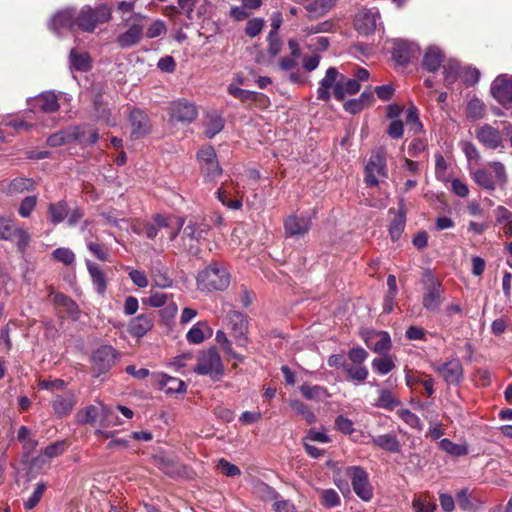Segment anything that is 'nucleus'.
I'll return each mask as SVG.
<instances>
[{"mask_svg": "<svg viewBox=\"0 0 512 512\" xmlns=\"http://www.w3.org/2000/svg\"><path fill=\"white\" fill-rule=\"evenodd\" d=\"M344 371L347 374V379L355 383L364 382L369 374L366 366L348 362Z\"/></svg>", "mask_w": 512, "mask_h": 512, "instance_id": "nucleus-37", "label": "nucleus"}, {"mask_svg": "<svg viewBox=\"0 0 512 512\" xmlns=\"http://www.w3.org/2000/svg\"><path fill=\"white\" fill-rule=\"evenodd\" d=\"M46 490V484L40 482L36 485L31 496L24 502V507L27 510H31L38 505L44 492Z\"/></svg>", "mask_w": 512, "mask_h": 512, "instance_id": "nucleus-54", "label": "nucleus"}, {"mask_svg": "<svg viewBox=\"0 0 512 512\" xmlns=\"http://www.w3.org/2000/svg\"><path fill=\"white\" fill-rule=\"evenodd\" d=\"M112 19V8L108 4H99L96 7L83 6L77 11L76 27L86 33H92L102 24Z\"/></svg>", "mask_w": 512, "mask_h": 512, "instance_id": "nucleus-2", "label": "nucleus"}, {"mask_svg": "<svg viewBox=\"0 0 512 512\" xmlns=\"http://www.w3.org/2000/svg\"><path fill=\"white\" fill-rule=\"evenodd\" d=\"M17 439L22 443L23 449L30 453L32 452L38 445V441L31 436V431L26 426H21L17 433Z\"/></svg>", "mask_w": 512, "mask_h": 512, "instance_id": "nucleus-44", "label": "nucleus"}, {"mask_svg": "<svg viewBox=\"0 0 512 512\" xmlns=\"http://www.w3.org/2000/svg\"><path fill=\"white\" fill-rule=\"evenodd\" d=\"M153 220V224L148 223L144 227L146 237L149 239H154L162 228H171V231L169 232V240L174 241L184 224L183 218L163 216L160 214L155 215Z\"/></svg>", "mask_w": 512, "mask_h": 512, "instance_id": "nucleus-3", "label": "nucleus"}, {"mask_svg": "<svg viewBox=\"0 0 512 512\" xmlns=\"http://www.w3.org/2000/svg\"><path fill=\"white\" fill-rule=\"evenodd\" d=\"M264 20L262 18H253L247 22L245 33L247 36L254 38L256 37L263 29Z\"/></svg>", "mask_w": 512, "mask_h": 512, "instance_id": "nucleus-64", "label": "nucleus"}, {"mask_svg": "<svg viewBox=\"0 0 512 512\" xmlns=\"http://www.w3.org/2000/svg\"><path fill=\"white\" fill-rule=\"evenodd\" d=\"M405 228V217L402 214H398L392 223L389 225V233L391 239L396 241L400 238Z\"/></svg>", "mask_w": 512, "mask_h": 512, "instance_id": "nucleus-55", "label": "nucleus"}, {"mask_svg": "<svg viewBox=\"0 0 512 512\" xmlns=\"http://www.w3.org/2000/svg\"><path fill=\"white\" fill-rule=\"evenodd\" d=\"M262 489L270 499L275 501L273 508L276 512H297L291 501L279 499V494L268 485L263 484Z\"/></svg>", "mask_w": 512, "mask_h": 512, "instance_id": "nucleus-33", "label": "nucleus"}, {"mask_svg": "<svg viewBox=\"0 0 512 512\" xmlns=\"http://www.w3.org/2000/svg\"><path fill=\"white\" fill-rule=\"evenodd\" d=\"M76 403V397L73 393L56 394L51 401V406L55 415L62 418L71 413Z\"/></svg>", "mask_w": 512, "mask_h": 512, "instance_id": "nucleus-22", "label": "nucleus"}, {"mask_svg": "<svg viewBox=\"0 0 512 512\" xmlns=\"http://www.w3.org/2000/svg\"><path fill=\"white\" fill-rule=\"evenodd\" d=\"M153 324L151 314H140L130 321L128 331L132 336L140 338L152 329Z\"/></svg>", "mask_w": 512, "mask_h": 512, "instance_id": "nucleus-25", "label": "nucleus"}, {"mask_svg": "<svg viewBox=\"0 0 512 512\" xmlns=\"http://www.w3.org/2000/svg\"><path fill=\"white\" fill-rule=\"evenodd\" d=\"M372 367L381 375H386L395 368V364L390 355H384L379 358H375L372 361Z\"/></svg>", "mask_w": 512, "mask_h": 512, "instance_id": "nucleus-48", "label": "nucleus"}, {"mask_svg": "<svg viewBox=\"0 0 512 512\" xmlns=\"http://www.w3.org/2000/svg\"><path fill=\"white\" fill-rule=\"evenodd\" d=\"M116 356V350L110 345H103L93 353V370L97 377L111 369L115 364Z\"/></svg>", "mask_w": 512, "mask_h": 512, "instance_id": "nucleus-12", "label": "nucleus"}, {"mask_svg": "<svg viewBox=\"0 0 512 512\" xmlns=\"http://www.w3.org/2000/svg\"><path fill=\"white\" fill-rule=\"evenodd\" d=\"M228 92L235 98L240 99L243 102L253 101L256 99V93L248 90L241 89L239 87L234 86L233 84L229 85Z\"/></svg>", "mask_w": 512, "mask_h": 512, "instance_id": "nucleus-61", "label": "nucleus"}, {"mask_svg": "<svg viewBox=\"0 0 512 512\" xmlns=\"http://www.w3.org/2000/svg\"><path fill=\"white\" fill-rule=\"evenodd\" d=\"M161 389H164L167 393H179L185 390V384L182 380L163 375L159 381Z\"/></svg>", "mask_w": 512, "mask_h": 512, "instance_id": "nucleus-43", "label": "nucleus"}, {"mask_svg": "<svg viewBox=\"0 0 512 512\" xmlns=\"http://www.w3.org/2000/svg\"><path fill=\"white\" fill-rule=\"evenodd\" d=\"M493 170L495 176L493 177L497 184L503 186L507 182L506 168L503 163L499 161H493L489 164Z\"/></svg>", "mask_w": 512, "mask_h": 512, "instance_id": "nucleus-60", "label": "nucleus"}, {"mask_svg": "<svg viewBox=\"0 0 512 512\" xmlns=\"http://www.w3.org/2000/svg\"><path fill=\"white\" fill-rule=\"evenodd\" d=\"M35 187V181L31 178L25 177H16L7 183L0 184V190L8 196L34 191Z\"/></svg>", "mask_w": 512, "mask_h": 512, "instance_id": "nucleus-19", "label": "nucleus"}, {"mask_svg": "<svg viewBox=\"0 0 512 512\" xmlns=\"http://www.w3.org/2000/svg\"><path fill=\"white\" fill-rule=\"evenodd\" d=\"M420 48L414 42L403 39H396L393 42L392 58L396 64L406 66L410 61L417 57Z\"/></svg>", "mask_w": 512, "mask_h": 512, "instance_id": "nucleus-11", "label": "nucleus"}, {"mask_svg": "<svg viewBox=\"0 0 512 512\" xmlns=\"http://www.w3.org/2000/svg\"><path fill=\"white\" fill-rule=\"evenodd\" d=\"M367 347L375 353H386L391 348L390 335L385 331L368 333L364 338Z\"/></svg>", "mask_w": 512, "mask_h": 512, "instance_id": "nucleus-21", "label": "nucleus"}, {"mask_svg": "<svg viewBox=\"0 0 512 512\" xmlns=\"http://www.w3.org/2000/svg\"><path fill=\"white\" fill-rule=\"evenodd\" d=\"M17 228L12 220L0 218V239L13 240Z\"/></svg>", "mask_w": 512, "mask_h": 512, "instance_id": "nucleus-53", "label": "nucleus"}, {"mask_svg": "<svg viewBox=\"0 0 512 512\" xmlns=\"http://www.w3.org/2000/svg\"><path fill=\"white\" fill-rule=\"evenodd\" d=\"M86 265L95 290L98 294L104 295L107 288V281L104 272L98 264L89 260L86 262Z\"/></svg>", "mask_w": 512, "mask_h": 512, "instance_id": "nucleus-30", "label": "nucleus"}, {"mask_svg": "<svg viewBox=\"0 0 512 512\" xmlns=\"http://www.w3.org/2000/svg\"><path fill=\"white\" fill-rule=\"evenodd\" d=\"M486 114L485 104L478 98L471 99L466 106V116L472 121L482 119Z\"/></svg>", "mask_w": 512, "mask_h": 512, "instance_id": "nucleus-39", "label": "nucleus"}, {"mask_svg": "<svg viewBox=\"0 0 512 512\" xmlns=\"http://www.w3.org/2000/svg\"><path fill=\"white\" fill-rule=\"evenodd\" d=\"M444 61V54L438 47H429L423 57L422 66L429 72H436Z\"/></svg>", "mask_w": 512, "mask_h": 512, "instance_id": "nucleus-29", "label": "nucleus"}, {"mask_svg": "<svg viewBox=\"0 0 512 512\" xmlns=\"http://www.w3.org/2000/svg\"><path fill=\"white\" fill-rule=\"evenodd\" d=\"M291 408L299 415H301L309 424L315 422L316 417L311 409L303 402L299 400L290 401Z\"/></svg>", "mask_w": 512, "mask_h": 512, "instance_id": "nucleus-50", "label": "nucleus"}, {"mask_svg": "<svg viewBox=\"0 0 512 512\" xmlns=\"http://www.w3.org/2000/svg\"><path fill=\"white\" fill-rule=\"evenodd\" d=\"M268 49L267 52L271 57L278 55L282 48V42L278 36V32L270 31L267 37Z\"/></svg>", "mask_w": 512, "mask_h": 512, "instance_id": "nucleus-59", "label": "nucleus"}, {"mask_svg": "<svg viewBox=\"0 0 512 512\" xmlns=\"http://www.w3.org/2000/svg\"><path fill=\"white\" fill-rule=\"evenodd\" d=\"M70 213L69 207L65 201H59L49 205V214L51 222L56 225L61 223Z\"/></svg>", "mask_w": 512, "mask_h": 512, "instance_id": "nucleus-38", "label": "nucleus"}, {"mask_svg": "<svg viewBox=\"0 0 512 512\" xmlns=\"http://www.w3.org/2000/svg\"><path fill=\"white\" fill-rule=\"evenodd\" d=\"M475 137L487 149L496 150L503 147V136L500 130L490 124L477 126Z\"/></svg>", "mask_w": 512, "mask_h": 512, "instance_id": "nucleus-10", "label": "nucleus"}, {"mask_svg": "<svg viewBox=\"0 0 512 512\" xmlns=\"http://www.w3.org/2000/svg\"><path fill=\"white\" fill-rule=\"evenodd\" d=\"M473 179L479 186L489 191L495 190L497 185L492 174L485 169H477L473 173Z\"/></svg>", "mask_w": 512, "mask_h": 512, "instance_id": "nucleus-41", "label": "nucleus"}, {"mask_svg": "<svg viewBox=\"0 0 512 512\" xmlns=\"http://www.w3.org/2000/svg\"><path fill=\"white\" fill-rule=\"evenodd\" d=\"M37 201L38 199L34 195L25 197L20 203L19 215L23 218H28L36 207Z\"/></svg>", "mask_w": 512, "mask_h": 512, "instance_id": "nucleus-57", "label": "nucleus"}, {"mask_svg": "<svg viewBox=\"0 0 512 512\" xmlns=\"http://www.w3.org/2000/svg\"><path fill=\"white\" fill-rule=\"evenodd\" d=\"M321 503L327 508H332L340 504V497L334 489L321 490Z\"/></svg>", "mask_w": 512, "mask_h": 512, "instance_id": "nucleus-56", "label": "nucleus"}, {"mask_svg": "<svg viewBox=\"0 0 512 512\" xmlns=\"http://www.w3.org/2000/svg\"><path fill=\"white\" fill-rule=\"evenodd\" d=\"M29 104L35 110H39L44 113L56 112L60 105L58 103L57 96L53 92H44L38 96L31 98Z\"/></svg>", "mask_w": 512, "mask_h": 512, "instance_id": "nucleus-20", "label": "nucleus"}, {"mask_svg": "<svg viewBox=\"0 0 512 512\" xmlns=\"http://www.w3.org/2000/svg\"><path fill=\"white\" fill-rule=\"evenodd\" d=\"M360 90V84L356 79H348L341 76L334 86V97L338 101H342L346 94L353 95Z\"/></svg>", "mask_w": 512, "mask_h": 512, "instance_id": "nucleus-27", "label": "nucleus"}, {"mask_svg": "<svg viewBox=\"0 0 512 512\" xmlns=\"http://www.w3.org/2000/svg\"><path fill=\"white\" fill-rule=\"evenodd\" d=\"M202 237V230H199L197 224L191 223L188 224L182 234V240L184 242L185 249L190 255H198L199 246L195 244Z\"/></svg>", "mask_w": 512, "mask_h": 512, "instance_id": "nucleus-23", "label": "nucleus"}, {"mask_svg": "<svg viewBox=\"0 0 512 512\" xmlns=\"http://www.w3.org/2000/svg\"><path fill=\"white\" fill-rule=\"evenodd\" d=\"M346 475L350 477L355 494L365 502L373 497V488L369 482L367 472L359 466L346 468Z\"/></svg>", "mask_w": 512, "mask_h": 512, "instance_id": "nucleus-6", "label": "nucleus"}, {"mask_svg": "<svg viewBox=\"0 0 512 512\" xmlns=\"http://www.w3.org/2000/svg\"><path fill=\"white\" fill-rule=\"evenodd\" d=\"M456 501L460 509L464 511H475V505L471 501L467 489H463L456 494Z\"/></svg>", "mask_w": 512, "mask_h": 512, "instance_id": "nucleus-63", "label": "nucleus"}, {"mask_svg": "<svg viewBox=\"0 0 512 512\" xmlns=\"http://www.w3.org/2000/svg\"><path fill=\"white\" fill-rule=\"evenodd\" d=\"M386 156L384 151L373 153L365 166V183L368 186H377L380 178H387Z\"/></svg>", "mask_w": 512, "mask_h": 512, "instance_id": "nucleus-7", "label": "nucleus"}, {"mask_svg": "<svg viewBox=\"0 0 512 512\" xmlns=\"http://www.w3.org/2000/svg\"><path fill=\"white\" fill-rule=\"evenodd\" d=\"M56 306L63 308L66 314L74 320L79 317V308L75 301L62 293H56L53 297Z\"/></svg>", "mask_w": 512, "mask_h": 512, "instance_id": "nucleus-32", "label": "nucleus"}, {"mask_svg": "<svg viewBox=\"0 0 512 512\" xmlns=\"http://www.w3.org/2000/svg\"><path fill=\"white\" fill-rule=\"evenodd\" d=\"M379 18L377 10L362 9L355 15L354 27L360 34H372L377 27Z\"/></svg>", "mask_w": 512, "mask_h": 512, "instance_id": "nucleus-15", "label": "nucleus"}, {"mask_svg": "<svg viewBox=\"0 0 512 512\" xmlns=\"http://www.w3.org/2000/svg\"><path fill=\"white\" fill-rule=\"evenodd\" d=\"M439 446L443 451L453 456H463L468 453L466 445L456 444L447 438L442 439Z\"/></svg>", "mask_w": 512, "mask_h": 512, "instance_id": "nucleus-49", "label": "nucleus"}, {"mask_svg": "<svg viewBox=\"0 0 512 512\" xmlns=\"http://www.w3.org/2000/svg\"><path fill=\"white\" fill-rule=\"evenodd\" d=\"M220 472L228 477H235L241 474L240 469L235 464L230 463L226 459L222 458L218 461L217 465Z\"/></svg>", "mask_w": 512, "mask_h": 512, "instance_id": "nucleus-62", "label": "nucleus"}, {"mask_svg": "<svg viewBox=\"0 0 512 512\" xmlns=\"http://www.w3.org/2000/svg\"><path fill=\"white\" fill-rule=\"evenodd\" d=\"M336 2L337 0H315L306 7L309 17L316 19L325 15Z\"/></svg>", "mask_w": 512, "mask_h": 512, "instance_id": "nucleus-35", "label": "nucleus"}, {"mask_svg": "<svg viewBox=\"0 0 512 512\" xmlns=\"http://www.w3.org/2000/svg\"><path fill=\"white\" fill-rule=\"evenodd\" d=\"M398 405L399 401L393 396V394L389 390H380L379 397L377 399V402L375 403L376 407L384 408L387 410H393Z\"/></svg>", "mask_w": 512, "mask_h": 512, "instance_id": "nucleus-47", "label": "nucleus"}, {"mask_svg": "<svg viewBox=\"0 0 512 512\" xmlns=\"http://www.w3.org/2000/svg\"><path fill=\"white\" fill-rule=\"evenodd\" d=\"M492 97L502 106H512V75L501 74L491 84Z\"/></svg>", "mask_w": 512, "mask_h": 512, "instance_id": "nucleus-9", "label": "nucleus"}, {"mask_svg": "<svg viewBox=\"0 0 512 512\" xmlns=\"http://www.w3.org/2000/svg\"><path fill=\"white\" fill-rule=\"evenodd\" d=\"M444 80L447 86L452 85L461 75V67L456 61H448L443 66Z\"/></svg>", "mask_w": 512, "mask_h": 512, "instance_id": "nucleus-45", "label": "nucleus"}, {"mask_svg": "<svg viewBox=\"0 0 512 512\" xmlns=\"http://www.w3.org/2000/svg\"><path fill=\"white\" fill-rule=\"evenodd\" d=\"M405 124L408 126L409 130L414 134H417L422 131V123L420 122L418 110L414 105H411L407 109Z\"/></svg>", "mask_w": 512, "mask_h": 512, "instance_id": "nucleus-46", "label": "nucleus"}, {"mask_svg": "<svg viewBox=\"0 0 512 512\" xmlns=\"http://www.w3.org/2000/svg\"><path fill=\"white\" fill-rule=\"evenodd\" d=\"M196 280L201 291H223L230 285L231 276L224 264L214 261L198 273Z\"/></svg>", "mask_w": 512, "mask_h": 512, "instance_id": "nucleus-1", "label": "nucleus"}, {"mask_svg": "<svg viewBox=\"0 0 512 512\" xmlns=\"http://www.w3.org/2000/svg\"><path fill=\"white\" fill-rule=\"evenodd\" d=\"M432 368L442 376L447 384L456 385L463 379V367L459 359H453L445 363H434Z\"/></svg>", "mask_w": 512, "mask_h": 512, "instance_id": "nucleus-13", "label": "nucleus"}, {"mask_svg": "<svg viewBox=\"0 0 512 512\" xmlns=\"http://www.w3.org/2000/svg\"><path fill=\"white\" fill-rule=\"evenodd\" d=\"M69 60L71 67L78 71L90 69V56L88 53H77L75 49L70 51Z\"/></svg>", "mask_w": 512, "mask_h": 512, "instance_id": "nucleus-42", "label": "nucleus"}, {"mask_svg": "<svg viewBox=\"0 0 512 512\" xmlns=\"http://www.w3.org/2000/svg\"><path fill=\"white\" fill-rule=\"evenodd\" d=\"M193 371L199 375L221 376L224 373V367L216 348L211 347L203 351L199 358L197 365Z\"/></svg>", "mask_w": 512, "mask_h": 512, "instance_id": "nucleus-5", "label": "nucleus"}, {"mask_svg": "<svg viewBox=\"0 0 512 512\" xmlns=\"http://www.w3.org/2000/svg\"><path fill=\"white\" fill-rule=\"evenodd\" d=\"M311 227V219L307 216L291 215L284 222L285 234L289 237H302Z\"/></svg>", "mask_w": 512, "mask_h": 512, "instance_id": "nucleus-17", "label": "nucleus"}, {"mask_svg": "<svg viewBox=\"0 0 512 512\" xmlns=\"http://www.w3.org/2000/svg\"><path fill=\"white\" fill-rule=\"evenodd\" d=\"M143 36V25L133 23L127 31L118 35L116 42L121 48H129L140 42Z\"/></svg>", "mask_w": 512, "mask_h": 512, "instance_id": "nucleus-24", "label": "nucleus"}, {"mask_svg": "<svg viewBox=\"0 0 512 512\" xmlns=\"http://www.w3.org/2000/svg\"><path fill=\"white\" fill-rule=\"evenodd\" d=\"M98 408H100L99 411V417L100 420V426L103 428H109L116 425H120L121 421L118 419V417L115 415L112 408L100 403L98 405Z\"/></svg>", "mask_w": 512, "mask_h": 512, "instance_id": "nucleus-40", "label": "nucleus"}, {"mask_svg": "<svg viewBox=\"0 0 512 512\" xmlns=\"http://www.w3.org/2000/svg\"><path fill=\"white\" fill-rule=\"evenodd\" d=\"M224 128V120L222 117L213 115L210 116L206 124L205 135L209 139H212Z\"/></svg>", "mask_w": 512, "mask_h": 512, "instance_id": "nucleus-51", "label": "nucleus"}, {"mask_svg": "<svg viewBox=\"0 0 512 512\" xmlns=\"http://www.w3.org/2000/svg\"><path fill=\"white\" fill-rule=\"evenodd\" d=\"M444 301L443 289L439 282L433 281L427 286L423 295V307L431 312L439 309Z\"/></svg>", "mask_w": 512, "mask_h": 512, "instance_id": "nucleus-18", "label": "nucleus"}, {"mask_svg": "<svg viewBox=\"0 0 512 512\" xmlns=\"http://www.w3.org/2000/svg\"><path fill=\"white\" fill-rule=\"evenodd\" d=\"M77 10L74 8H65L51 18L49 28L54 33L60 35L62 29L72 30L76 27Z\"/></svg>", "mask_w": 512, "mask_h": 512, "instance_id": "nucleus-14", "label": "nucleus"}, {"mask_svg": "<svg viewBox=\"0 0 512 512\" xmlns=\"http://www.w3.org/2000/svg\"><path fill=\"white\" fill-rule=\"evenodd\" d=\"M211 335L212 329L208 326L207 322L199 321L187 332L186 338L189 343L200 344L206 337H210Z\"/></svg>", "mask_w": 512, "mask_h": 512, "instance_id": "nucleus-31", "label": "nucleus"}, {"mask_svg": "<svg viewBox=\"0 0 512 512\" xmlns=\"http://www.w3.org/2000/svg\"><path fill=\"white\" fill-rule=\"evenodd\" d=\"M100 408L96 405H89L80 409L76 415V422L81 425L91 424L94 425L99 418Z\"/></svg>", "mask_w": 512, "mask_h": 512, "instance_id": "nucleus-36", "label": "nucleus"}, {"mask_svg": "<svg viewBox=\"0 0 512 512\" xmlns=\"http://www.w3.org/2000/svg\"><path fill=\"white\" fill-rule=\"evenodd\" d=\"M338 70L335 67H330L326 71L325 77L320 81V86L317 90V97L325 102L330 100L329 89L333 88L338 82Z\"/></svg>", "mask_w": 512, "mask_h": 512, "instance_id": "nucleus-26", "label": "nucleus"}, {"mask_svg": "<svg viewBox=\"0 0 512 512\" xmlns=\"http://www.w3.org/2000/svg\"><path fill=\"white\" fill-rule=\"evenodd\" d=\"M131 138L140 139L151 130V123L148 116L140 109H134L130 113Z\"/></svg>", "mask_w": 512, "mask_h": 512, "instance_id": "nucleus-16", "label": "nucleus"}, {"mask_svg": "<svg viewBox=\"0 0 512 512\" xmlns=\"http://www.w3.org/2000/svg\"><path fill=\"white\" fill-rule=\"evenodd\" d=\"M200 171L206 182H213L222 175L215 149L212 146L202 148L198 154Z\"/></svg>", "mask_w": 512, "mask_h": 512, "instance_id": "nucleus-4", "label": "nucleus"}, {"mask_svg": "<svg viewBox=\"0 0 512 512\" xmlns=\"http://www.w3.org/2000/svg\"><path fill=\"white\" fill-rule=\"evenodd\" d=\"M399 416L411 428L416 429L418 431L423 430L424 425H423L421 419L416 414L411 412L410 410H408V409L400 410Z\"/></svg>", "mask_w": 512, "mask_h": 512, "instance_id": "nucleus-52", "label": "nucleus"}, {"mask_svg": "<svg viewBox=\"0 0 512 512\" xmlns=\"http://www.w3.org/2000/svg\"><path fill=\"white\" fill-rule=\"evenodd\" d=\"M299 390L303 397L308 400H323L330 397L327 388L320 385H309L305 383L299 387Z\"/></svg>", "mask_w": 512, "mask_h": 512, "instance_id": "nucleus-34", "label": "nucleus"}, {"mask_svg": "<svg viewBox=\"0 0 512 512\" xmlns=\"http://www.w3.org/2000/svg\"><path fill=\"white\" fill-rule=\"evenodd\" d=\"M55 260L65 264L71 265L75 261V254L69 248H57L52 253Z\"/></svg>", "mask_w": 512, "mask_h": 512, "instance_id": "nucleus-58", "label": "nucleus"}, {"mask_svg": "<svg viewBox=\"0 0 512 512\" xmlns=\"http://www.w3.org/2000/svg\"><path fill=\"white\" fill-rule=\"evenodd\" d=\"M197 115L198 110L195 104L186 99L173 101L169 106V116L172 122L189 124L197 118Z\"/></svg>", "mask_w": 512, "mask_h": 512, "instance_id": "nucleus-8", "label": "nucleus"}, {"mask_svg": "<svg viewBox=\"0 0 512 512\" xmlns=\"http://www.w3.org/2000/svg\"><path fill=\"white\" fill-rule=\"evenodd\" d=\"M371 443L385 451L399 453L401 450L400 442L393 433L382 434L371 438Z\"/></svg>", "mask_w": 512, "mask_h": 512, "instance_id": "nucleus-28", "label": "nucleus"}]
</instances>
